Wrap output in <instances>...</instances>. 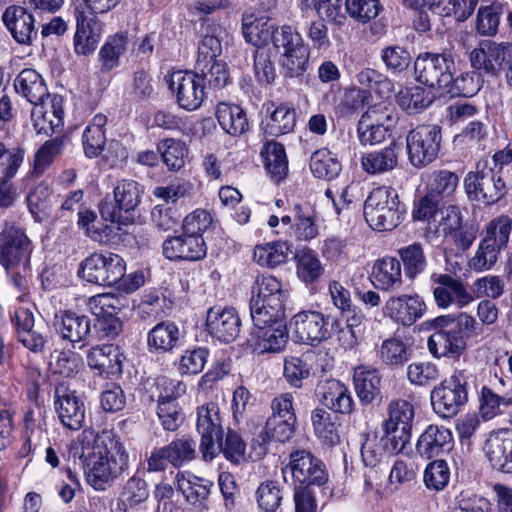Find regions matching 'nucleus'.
I'll return each instance as SVG.
<instances>
[{"mask_svg":"<svg viewBox=\"0 0 512 512\" xmlns=\"http://www.w3.org/2000/svg\"><path fill=\"white\" fill-rule=\"evenodd\" d=\"M288 292L282 283L272 275L257 276L252 286V296L249 302L250 315H256L261 323L265 317L285 315V303Z\"/></svg>","mask_w":512,"mask_h":512,"instance_id":"0eeeda50","label":"nucleus"},{"mask_svg":"<svg viewBox=\"0 0 512 512\" xmlns=\"http://www.w3.org/2000/svg\"><path fill=\"white\" fill-rule=\"evenodd\" d=\"M413 350L399 338L385 340L380 349L383 363L390 366H403L412 357Z\"/></svg>","mask_w":512,"mask_h":512,"instance_id":"052dcab7","label":"nucleus"},{"mask_svg":"<svg viewBox=\"0 0 512 512\" xmlns=\"http://www.w3.org/2000/svg\"><path fill=\"white\" fill-rule=\"evenodd\" d=\"M494 185V169L469 172L464 179V188L468 198L486 205L500 200Z\"/></svg>","mask_w":512,"mask_h":512,"instance_id":"cd10ccee","label":"nucleus"},{"mask_svg":"<svg viewBox=\"0 0 512 512\" xmlns=\"http://www.w3.org/2000/svg\"><path fill=\"white\" fill-rule=\"evenodd\" d=\"M483 82L481 73L477 71L464 72L457 77L452 73V81L444 88L442 95L470 98L480 91Z\"/></svg>","mask_w":512,"mask_h":512,"instance_id":"09e8293b","label":"nucleus"},{"mask_svg":"<svg viewBox=\"0 0 512 512\" xmlns=\"http://www.w3.org/2000/svg\"><path fill=\"white\" fill-rule=\"evenodd\" d=\"M256 500L261 510L276 512L283 500L280 484L272 480L261 483L256 491Z\"/></svg>","mask_w":512,"mask_h":512,"instance_id":"774afa93","label":"nucleus"},{"mask_svg":"<svg viewBox=\"0 0 512 512\" xmlns=\"http://www.w3.org/2000/svg\"><path fill=\"white\" fill-rule=\"evenodd\" d=\"M196 429L199 448H223V417L218 403L211 401L197 408Z\"/></svg>","mask_w":512,"mask_h":512,"instance_id":"a211bd4d","label":"nucleus"},{"mask_svg":"<svg viewBox=\"0 0 512 512\" xmlns=\"http://www.w3.org/2000/svg\"><path fill=\"white\" fill-rule=\"evenodd\" d=\"M128 44L127 34L117 33L109 36L98 53L100 72L109 73L120 65V57L126 52Z\"/></svg>","mask_w":512,"mask_h":512,"instance_id":"79ce46f5","label":"nucleus"},{"mask_svg":"<svg viewBox=\"0 0 512 512\" xmlns=\"http://www.w3.org/2000/svg\"><path fill=\"white\" fill-rule=\"evenodd\" d=\"M322 402L327 408L340 414H349L354 409V401L350 391L338 380L327 383Z\"/></svg>","mask_w":512,"mask_h":512,"instance_id":"a18cd8bd","label":"nucleus"},{"mask_svg":"<svg viewBox=\"0 0 512 512\" xmlns=\"http://www.w3.org/2000/svg\"><path fill=\"white\" fill-rule=\"evenodd\" d=\"M425 311L426 304L418 294L392 296L383 307L384 315L402 326L413 325Z\"/></svg>","mask_w":512,"mask_h":512,"instance_id":"b1692460","label":"nucleus"},{"mask_svg":"<svg viewBox=\"0 0 512 512\" xmlns=\"http://www.w3.org/2000/svg\"><path fill=\"white\" fill-rule=\"evenodd\" d=\"M507 10L504 0H482L478 8L475 21V29L481 36L492 37L498 33L500 19Z\"/></svg>","mask_w":512,"mask_h":512,"instance_id":"e433bc0d","label":"nucleus"},{"mask_svg":"<svg viewBox=\"0 0 512 512\" xmlns=\"http://www.w3.org/2000/svg\"><path fill=\"white\" fill-rule=\"evenodd\" d=\"M92 340L115 339L123 329L122 321L113 313L92 311Z\"/></svg>","mask_w":512,"mask_h":512,"instance_id":"13d9d810","label":"nucleus"},{"mask_svg":"<svg viewBox=\"0 0 512 512\" xmlns=\"http://www.w3.org/2000/svg\"><path fill=\"white\" fill-rule=\"evenodd\" d=\"M297 122L296 109L288 103L275 106L271 103L266 108V116L261 125L265 135L280 137L294 131Z\"/></svg>","mask_w":512,"mask_h":512,"instance_id":"bb28decb","label":"nucleus"},{"mask_svg":"<svg viewBox=\"0 0 512 512\" xmlns=\"http://www.w3.org/2000/svg\"><path fill=\"white\" fill-rule=\"evenodd\" d=\"M333 327L337 328V318L318 311H301L290 320V328L295 341L317 346L333 336Z\"/></svg>","mask_w":512,"mask_h":512,"instance_id":"ddd939ff","label":"nucleus"},{"mask_svg":"<svg viewBox=\"0 0 512 512\" xmlns=\"http://www.w3.org/2000/svg\"><path fill=\"white\" fill-rule=\"evenodd\" d=\"M311 358V354L285 358L283 375L290 386L295 388H301L303 386V381L308 379L311 374Z\"/></svg>","mask_w":512,"mask_h":512,"instance_id":"864d4df0","label":"nucleus"},{"mask_svg":"<svg viewBox=\"0 0 512 512\" xmlns=\"http://www.w3.org/2000/svg\"><path fill=\"white\" fill-rule=\"evenodd\" d=\"M157 150L163 163L170 171H179L185 165L189 149L185 142L175 138H165L157 143Z\"/></svg>","mask_w":512,"mask_h":512,"instance_id":"de8ad7c7","label":"nucleus"},{"mask_svg":"<svg viewBox=\"0 0 512 512\" xmlns=\"http://www.w3.org/2000/svg\"><path fill=\"white\" fill-rule=\"evenodd\" d=\"M23 158L24 150L21 148H17L9 154L7 159L8 163L4 168V176L0 178V207H10L14 202L9 180L16 175L23 162Z\"/></svg>","mask_w":512,"mask_h":512,"instance_id":"6e6d98bb","label":"nucleus"},{"mask_svg":"<svg viewBox=\"0 0 512 512\" xmlns=\"http://www.w3.org/2000/svg\"><path fill=\"white\" fill-rule=\"evenodd\" d=\"M293 479L299 486H321L328 480L324 463L314 457L309 450H294L290 454L288 466Z\"/></svg>","mask_w":512,"mask_h":512,"instance_id":"aec40b11","label":"nucleus"},{"mask_svg":"<svg viewBox=\"0 0 512 512\" xmlns=\"http://www.w3.org/2000/svg\"><path fill=\"white\" fill-rule=\"evenodd\" d=\"M469 377L464 370H455L435 386L430 394L431 405L443 418L457 415L468 402Z\"/></svg>","mask_w":512,"mask_h":512,"instance_id":"39448f33","label":"nucleus"},{"mask_svg":"<svg viewBox=\"0 0 512 512\" xmlns=\"http://www.w3.org/2000/svg\"><path fill=\"white\" fill-rule=\"evenodd\" d=\"M87 482L98 491L105 490L127 467L125 450H98L80 455Z\"/></svg>","mask_w":512,"mask_h":512,"instance_id":"20e7f679","label":"nucleus"},{"mask_svg":"<svg viewBox=\"0 0 512 512\" xmlns=\"http://www.w3.org/2000/svg\"><path fill=\"white\" fill-rule=\"evenodd\" d=\"M478 3L479 0H448L446 3L437 0L436 15L451 17L457 23H463L473 15Z\"/></svg>","mask_w":512,"mask_h":512,"instance_id":"e2e57ef3","label":"nucleus"},{"mask_svg":"<svg viewBox=\"0 0 512 512\" xmlns=\"http://www.w3.org/2000/svg\"><path fill=\"white\" fill-rule=\"evenodd\" d=\"M429 283L435 303L439 308L449 307L454 298L461 306L472 301V297L464 284L450 274L432 271L429 276Z\"/></svg>","mask_w":512,"mask_h":512,"instance_id":"4be33fe9","label":"nucleus"},{"mask_svg":"<svg viewBox=\"0 0 512 512\" xmlns=\"http://www.w3.org/2000/svg\"><path fill=\"white\" fill-rule=\"evenodd\" d=\"M389 132L384 123L372 121L370 111L364 112L357 124V135L362 145L380 144L390 135Z\"/></svg>","mask_w":512,"mask_h":512,"instance_id":"3c124183","label":"nucleus"},{"mask_svg":"<svg viewBox=\"0 0 512 512\" xmlns=\"http://www.w3.org/2000/svg\"><path fill=\"white\" fill-rule=\"evenodd\" d=\"M381 379L382 377L376 369H368L363 366L355 368L353 385L362 405H368L382 399Z\"/></svg>","mask_w":512,"mask_h":512,"instance_id":"72a5a7b5","label":"nucleus"},{"mask_svg":"<svg viewBox=\"0 0 512 512\" xmlns=\"http://www.w3.org/2000/svg\"><path fill=\"white\" fill-rule=\"evenodd\" d=\"M425 325L433 331L427 347L435 358L459 359L467 350L468 339L481 331L476 319L466 312L440 315L427 320Z\"/></svg>","mask_w":512,"mask_h":512,"instance_id":"f257e3e1","label":"nucleus"},{"mask_svg":"<svg viewBox=\"0 0 512 512\" xmlns=\"http://www.w3.org/2000/svg\"><path fill=\"white\" fill-rule=\"evenodd\" d=\"M401 144L393 140L380 150L368 152L361 157L363 170L371 175L383 174L392 171L398 165V155Z\"/></svg>","mask_w":512,"mask_h":512,"instance_id":"473e14b6","label":"nucleus"},{"mask_svg":"<svg viewBox=\"0 0 512 512\" xmlns=\"http://www.w3.org/2000/svg\"><path fill=\"white\" fill-rule=\"evenodd\" d=\"M32 242L25 231L15 225H5L0 232V264L6 271L30 262Z\"/></svg>","mask_w":512,"mask_h":512,"instance_id":"dca6fc26","label":"nucleus"},{"mask_svg":"<svg viewBox=\"0 0 512 512\" xmlns=\"http://www.w3.org/2000/svg\"><path fill=\"white\" fill-rule=\"evenodd\" d=\"M54 409L65 427L71 430L82 428L86 413L84 401L75 390L64 382L55 387Z\"/></svg>","mask_w":512,"mask_h":512,"instance_id":"f3484780","label":"nucleus"},{"mask_svg":"<svg viewBox=\"0 0 512 512\" xmlns=\"http://www.w3.org/2000/svg\"><path fill=\"white\" fill-rule=\"evenodd\" d=\"M458 182L459 177L455 172L449 170L434 171L430 177L428 191L443 201L455 192Z\"/></svg>","mask_w":512,"mask_h":512,"instance_id":"338daca9","label":"nucleus"},{"mask_svg":"<svg viewBox=\"0 0 512 512\" xmlns=\"http://www.w3.org/2000/svg\"><path fill=\"white\" fill-rule=\"evenodd\" d=\"M293 245L288 241H272L256 245L253 251V259L262 267L275 268L286 263L289 257H293Z\"/></svg>","mask_w":512,"mask_h":512,"instance_id":"58836bf2","label":"nucleus"},{"mask_svg":"<svg viewBox=\"0 0 512 512\" xmlns=\"http://www.w3.org/2000/svg\"><path fill=\"white\" fill-rule=\"evenodd\" d=\"M512 220L507 215L494 218L486 227L485 237L481 240L470 267L475 271L489 270L498 260L499 253L509 241Z\"/></svg>","mask_w":512,"mask_h":512,"instance_id":"9d476101","label":"nucleus"},{"mask_svg":"<svg viewBox=\"0 0 512 512\" xmlns=\"http://www.w3.org/2000/svg\"><path fill=\"white\" fill-rule=\"evenodd\" d=\"M295 423L279 417H269L264 425L266 445L288 442L295 433Z\"/></svg>","mask_w":512,"mask_h":512,"instance_id":"680f3d73","label":"nucleus"},{"mask_svg":"<svg viewBox=\"0 0 512 512\" xmlns=\"http://www.w3.org/2000/svg\"><path fill=\"white\" fill-rule=\"evenodd\" d=\"M141 185L131 179L117 181L113 189V201L108 196L100 201L98 208L103 220L133 223L134 212L141 202Z\"/></svg>","mask_w":512,"mask_h":512,"instance_id":"423d86ee","label":"nucleus"},{"mask_svg":"<svg viewBox=\"0 0 512 512\" xmlns=\"http://www.w3.org/2000/svg\"><path fill=\"white\" fill-rule=\"evenodd\" d=\"M164 258L173 262H195L207 255V245L204 238L192 236L184 231L168 236L162 243Z\"/></svg>","mask_w":512,"mask_h":512,"instance_id":"6ab92c4d","label":"nucleus"},{"mask_svg":"<svg viewBox=\"0 0 512 512\" xmlns=\"http://www.w3.org/2000/svg\"><path fill=\"white\" fill-rule=\"evenodd\" d=\"M213 482L190 472L179 471L176 475V488L185 500L197 508H207L206 501L211 493Z\"/></svg>","mask_w":512,"mask_h":512,"instance_id":"c756f323","label":"nucleus"},{"mask_svg":"<svg viewBox=\"0 0 512 512\" xmlns=\"http://www.w3.org/2000/svg\"><path fill=\"white\" fill-rule=\"evenodd\" d=\"M433 101L434 96L421 86L406 87L396 95L398 106L409 115L423 112Z\"/></svg>","mask_w":512,"mask_h":512,"instance_id":"c03bdc74","label":"nucleus"},{"mask_svg":"<svg viewBox=\"0 0 512 512\" xmlns=\"http://www.w3.org/2000/svg\"><path fill=\"white\" fill-rule=\"evenodd\" d=\"M167 83L181 109L195 111L202 106L206 97V87L198 72L174 71L167 77Z\"/></svg>","mask_w":512,"mask_h":512,"instance_id":"4468645a","label":"nucleus"},{"mask_svg":"<svg viewBox=\"0 0 512 512\" xmlns=\"http://www.w3.org/2000/svg\"><path fill=\"white\" fill-rule=\"evenodd\" d=\"M253 72L258 84L272 85L274 84L277 73L275 64L272 61V51L269 47H258L253 50Z\"/></svg>","mask_w":512,"mask_h":512,"instance_id":"5fc2aeb1","label":"nucleus"},{"mask_svg":"<svg viewBox=\"0 0 512 512\" xmlns=\"http://www.w3.org/2000/svg\"><path fill=\"white\" fill-rule=\"evenodd\" d=\"M181 342L178 325L170 320L157 323L147 334L148 351L161 355L172 352Z\"/></svg>","mask_w":512,"mask_h":512,"instance_id":"7c9ffc66","label":"nucleus"},{"mask_svg":"<svg viewBox=\"0 0 512 512\" xmlns=\"http://www.w3.org/2000/svg\"><path fill=\"white\" fill-rule=\"evenodd\" d=\"M442 142L441 127L422 124L411 129L406 136L408 160L412 166L422 168L439 155Z\"/></svg>","mask_w":512,"mask_h":512,"instance_id":"f8f14e48","label":"nucleus"},{"mask_svg":"<svg viewBox=\"0 0 512 512\" xmlns=\"http://www.w3.org/2000/svg\"><path fill=\"white\" fill-rule=\"evenodd\" d=\"M310 170L316 178L330 181L339 175L342 165L335 154L327 148H322L312 153Z\"/></svg>","mask_w":512,"mask_h":512,"instance_id":"49530a36","label":"nucleus"},{"mask_svg":"<svg viewBox=\"0 0 512 512\" xmlns=\"http://www.w3.org/2000/svg\"><path fill=\"white\" fill-rule=\"evenodd\" d=\"M202 39L198 44L197 65L217 60L222 53L221 34L223 28L208 17L200 18Z\"/></svg>","mask_w":512,"mask_h":512,"instance_id":"f704fd0d","label":"nucleus"},{"mask_svg":"<svg viewBox=\"0 0 512 512\" xmlns=\"http://www.w3.org/2000/svg\"><path fill=\"white\" fill-rule=\"evenodd\" d=\"M71 138L67 134L56 136L47 140L36 152L34 169L37 173H43L53 162V158L62 153Z\"/></svg>","mask_w":512,"mask_h":512,"instance_id":"4d7b16f0","label":"nucleus"},{"mask_svg":"<svg viewBox=\"0 0 512 512\" xmlns=\"http://www.w3.org/2000/svg\"><path fill=\"white\" fill-rule=\"evenodd\" d=\"M126 272L124 259L115 253L94 252L81 261L77 275L84 281L100 286H113Z\"/></svg>","mask_w":512,"mask_h":512,"instance_id":"9b49d317","label":"nucleus"},{"mask_svg":"<svg viewBox=\"0 0 512 512\" xmlns=\"http://www.w3.org/2000/svg\"><path fill=\"white\" fill-rule=\"evenodd\" d=\"M278 26L268 16L246 10L241 17V32L244 40L258 49L272 42Z\"/></svg>","mask_w":512,"mask_h":512,"instance_id":"a878e982","label":"nucleus"},{"mask_svg":"<svg viewBox=\"0 0 512 512\" xmlns=\"http://www.w3.org/2000/svg\"><path fill=\"white\" fill-rule=\"evenodd\" d=\"M358 82L361 85L367 86L370 91H373L380 99H387L390 97L394 90V83L383 73L366 68L357 75Z\"/></svg>","mask_w":512,"mask_h":512,"instance_id":"69168bd1","label":"nucleus"},{"mask_svg":"<svg viewBox=\"0 0 512 512\" xmlns=\"http://www.w3.org/2000/svg\"><path fill=\"white\" fill-rule=\"evenodd\" d=\"M297 277L306 285L318 283L324 274V266L315 251L310 248L294 252Z\"/></svg>","mask_w":512,"mask_h":512,"instance_id":"37998d69","label":"nucleus"},{"mask_svg":"<svg viewBox=\"0 0 512 512\" xmlns=\"http://www.w3.org/2000/svg\"><path fill=\"white\" fill-rule=\"evenodd\" d=\"M53 328L59 337L75 349H82L92 341V318L71 309L55 313Z\"/></svg>","mask_w":512,"mask_h":512,"instance_id":"2eb2a0df","label":"nucleus"},{"mask_svg":"<svg viewBox=\"0 0 512 512\" xmlns=\"http://www.w3.org/2000/svg\"><path fill=\"white\" fill-rule=\"evenodd\" d=\"M293 219L295 224L291 226L292 233L297 240L309 241L318 234V226L312 209L296 204L293 207Z\"/></svg>","mask_w":512,"mask_h":512,"instance_id":"603ef678","label":"nucleus"},{"mask_svg":"<svg viewBox=\"0 0 512 512\" xmlns=\"http://www.w3.org/2000/svg\"><path fill=\"white\" fill-rule=\"evenodd\" d=\"M186 393V385L179 380L167 376H159L155 379L151 399L156 397L157 404L163 402L176 403V400Z\"/></svg>","mask_w":512,"mask_h":512,"instance_id":"0e129e2a","label":"nucleus"},{"mask_svg":"<svg viewBox=\"0 0 512 512\" xmlns=\"http://www.w3.org/2000/svg\"><path fill=\"white\" fill-rule=\"evenodd\" d=\"M363 214L368 225L376 231H392L405 218L406 205L390 186L373 189L366 198Z\"/></svg>","mask_w":512,"mask_h":512,"instance_id":"f03ea898","label":"nucleus"},{"mask_svg":"<svg viewBox=\"0 0 512 512\" xmlns=\"http://www.w3.org/2000/svg\"><path fill=\"white\" fill-rule=\"evenodd\" d=\"M2 22L12 38L20 45H31L37 37L35 19L25 7L20 5L8 6L2 14Z\"/></svg>","mask_w":512,"mask_h":512,"instance_id":"393cba45","label":"nucleus"},{"mask_svg":"<svg viewBox=\"0 0 512 512\" xmlns=\"http://www.w3.org/2000/svg\"><path fill=\"white\" fill-rule=\"evenodd\" d=\"M400 264L406 279L414 281L420 275L431 273L430 264L424 252L423 246L414 242L397 250Z\"/></svg>","mask_w":512,"mask_h":512,"instance_id":"c9c22d12","label":"nucleus"},{"mask_svg":"<svg viewBox=\"0 0 512 512\" xmlns=\"http://www.w3.org/2000/svg\"><path fill=\"white\" fill-rule=\"evenodd\" d=\"M261 156L264 158L266 171L275 183L278 184L286 178L288 159L283 144L276 141L267 142L261 151Z\"/></svg>","mask_w":512,"mask_h":512,"instance_id":"a19ab883","label":"nucleus"},{"mask_svg":"<svg viewBox=\"0 0 512 512\" xmlns=\"http://www.w3.org/2000/svg\"><path fill=\"white\" fill-rule=\"evenodd\" d=\"M126 359L121 349L113 344L96 345L89 349L86 360L95 375L105 378H118L123 372Z\"/></svg>","mask_w":512,"mask_h":512,"instance_id":"412c9836","label":"nucleus"},{"mask_svg":"<svg viewBox=\"0 0 512 512\" xmlns=\"http://www.w3.org/2000/svg\"><path fill=\"white\" fill-rule=\"evenodd\" d=\"M216 118L221 128L231 136H239L249 129L246 112L237 104L220 102L216 109Z\"/></svg>","mask_w":512,"mask_h":512,"instance_id":"ea45409f","label":"nucleus"},{"mask_svg":"<svg viewBox=\"0 0 512 512\" xmlns=\"http://www.w3.org/2000/svg\"><path fill=\"white\" fill-rule=\"evenodd\" d=\"M76 32L73 39L74 52L77 55L88 56L92 54L100 41V29L96 28L94 18L85 16L81 5L75 7Z\"/></svg>","mask_w":512,"mask_h":512,"instance_id":"c85d7f7f","label":"nucleus"},{"mask_svg":"<svg viewBox=\"0 0 512 512\" xmlns=\"http://www.w3.org/2000/svg\"><path fill=\"white\" fill-rule=\"evenodd\" d=\"M15 91L21 94L31 104H43L44 98H49L47 87L41 75L34 69L25 68L14 81Z\"/></svg>","mask_w":512,"mask_h":512,"instance_id":"4c0bfd02","label":"nucleus"},{"mask_svg":"<svg viewBox=\"0 0 512 512\" xmlns=\"http://www.w3.org/2000/svg\"><path fill=\"white\" fill-rule=\"evenodd\" d=\"M413 69L418 83L431 89L437 88L442 95L444 88L452 81L455 62L450 51L422 52L414 60Z\"/></svg>","mask_w":512,"mask_h":512,"instance_id":"1a4fd4ad","label":"nucleus"},{"mask_svg":"<svg viewBox=\"0 0 512 512\" xmlns=\"http://www.w3.org/2000/svg\"><path fill=\"white\" fill-rule=\"evenodd\" d=\"M375 288L382 291L399 289L402 284L401 264L397 257L385 256L375 261L370 275Z\"/></svg>","mask_w":512,"mask_h":512,"instance_id":"2f4dec72","label":"nucleus"},{"mask_svg":"<svg viewBox=\"0 0 512 512\" xmlns=\"http://www.w3.org/2000/svg\"><path fill=\"white\" fill-rule=\"evenodd\" d=\"M285 315L265 317L261 323L256 315H251L253 327L245 341V346L258 355L279 353L288 342V330L284 321Z\"/></svg>","mask_w":512,"mask_h":512,"instance_id":"6e6552de","label":"nucleus"},{"mask_svg":"<svg viewBox=\"0 0 512 512\" xmlns=\"http://www.w3.org/2000/svg\"><path fill=\"white\" fill-rule=\"evenodd\" d=\"M206 327L213 338L231 343L240 333L241 320L235 308L214 306L207 311Z\"/></svg>","mask_w":512,"mask_h":512,"instance_id":"5701e85b","label":"nucleus"},{"mask_svg":"<svg viewBox=\"0 0 512 512\" xmlns=\"http://www.w3.org/2000/svg\"><path fill=\"white\" fill-rule=\"evenodd\" d=\"M194 452L195 450H152L147 457L148 470L164 471L168 464L179 468L194 458Z\"/></svg>","mask_w":512,"mask_h":512,"instance_id":"8fccbe9b","label":"nucleus"},{"mask_svg":"<svg viewBox=\"0 0 512 512\" xmlns=\"http://www.w3.org/2000/svg\"><path fill=\"white\" fill-rule=\"evenodd\" d=\"M271 43L281 56L284 78L303 76L309 66L310 49L301 34L290 25L278 26Z\"/></svg>","mask_w":512,"mask_h":512,"instance_id":"7ed1b4c3","label":"nucleus"},{"mask_svg":"<svg viewBox=\"0 0 512 512\" xmlns=\"http://www.w3.org/2000/svg\"><path fill=\"white\" fill-rule=\"evenodd\" d=\"M81 448H123L118 433L111 429H104L96 433L92 429H84L78 436Z\"/></svg>","mask_w":512,"mask_h":512,"instance_id":"bf43d9fd","label":"nucleus"}]
</instances>
